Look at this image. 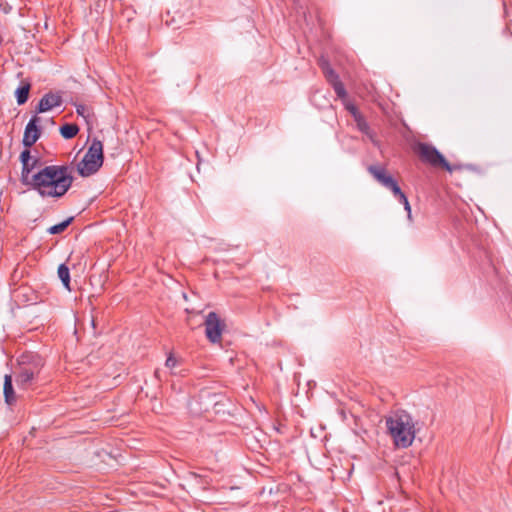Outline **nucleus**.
Masks as SVG:
<instances>
[{
    "instance_id": "nucleus-1",
    "label": "nucleus",
    "mask_w": 512,
    "mask_h": 512,
    "mask_svg": "<svg viewBox=\"0 0 512 512\" xmlns=\"http://www.w3.org/2000/svg\"><path fill=\"white\" fill-rule=\"evenodd\" d=\"M74 177L67 165H48L31 176V189L43 198H61L71 188Z\"/></svg>"
},
{
    "instance_id": "nucleus-2",
    "label": "nucleus",
    "mask_w": 512,
    "mask_h": 512,
    "mask_svg": "<svg viewBox=\"0 0 512 512\" xmlns=\"http://www.w3.org/2000/svg\"><path fill=\"white\" fill-rule=\"evenodd\" d=\"M385 425L393 443L398 448H408L412 445L417 429L416 421L404 410L392 412L385 418Z\"/></svg>"
},
{
    "instance_id": "nucleus-3",
    "label": "nucleus",
    "mask_w": 512,
    "mask_h": 512,
    "mask_svg": "<svg viewBox=\"0 0 512 512\" xmlns=\"http://www.w3.org/2000/svg\"><path fill=\"white\" fill-rule=\"evenodd\" d=\"M17 362L14 372L16 383L20 388L28 389L37 381L44 366V360L37 353L25 352L18 357Z\"/></svg>"
},
{
    "instance_id": "nucleus-4",
    "label": "nucleus",
    "mask_w": 512,
    "mask_h": 512,
    "mask_svg": "<svg viewBox=\"0 0 512 512\" xmlns=\"http://www.w3.org/2000/svg\"><path fill=\"white\" fill-rule=\"evenodd\" d=\"M103 145L98 139H93L88 151L77 165V171L82 177L95 174L103 165Z\"/></svg>"
},
{
    "instance_id": "nucleus-5",
    "label": "nucleus",
    "mask_w": 512,
    "mask_h": 512,
    "mask_svg": "<svg viewBox=\"0 0 512 512\" xmlns=\"http://www.w3.org/2000/svg\"><path fill=\"white\" fill-rule=\"evenodd\" d=\"M416 152L422 162L433 167H442L450 173L459 168V166L451 165L445 159V157L431 144L422 142L418 143Z\"/></svg>"
},
{
    "instance_id": "nucleus-6",
    "label": "nucleus",
    "mask_w": 512,
    "mask_h": 512,
    "mask_svg": "<svg viewBox=\"0 0 512 512\" xmlns=\"http://www.w3.org/2000/svg\"><path fill=\"white\" fill-rule=\"evenodd\" d=\"M367 170L380 185L390 190L394 196L396 194H400L401 188L397 181L392 175L388 174L387 170L383 166L370 165Z\"/></svg>"
},
{
    "instance_id": "nucleus-7",
    "label": "nucleus",
    "mask_w": 512,
    "mask_h": 512,
    "mask_svg": "<svg viewBox=\"0 0 512 512\" xmlns=\"http://www.w3.org/2000/svg\"><path fill=\"white\" fill-rule=\"evenodd\" d=\"M205 334L211 343H219L221 341L222 332L225 324L221 321L216 312H209L206 316Z\"/></svg>"
},
{
    "instance_id": "nucleus-8",
    "label": "nucleus",
    "mask_w": 512,
    "mask_h": 512,
    "mask_svg": "<svg viewBox=\"0 0 512 512\" xmlns=\"http://www.w3.org/2000/svg\"><path fill=\"white\" fill-rule=\"evenodd\" d=\"M40 121V117L35 115L27 123L22 140V143L26 148L33 146L40 138L41 128L38 126Z\"/></svg>"
},
{
    "instance_id": "nucleus-9",
    "label": "nucleus",
    "mask_w": 512,
    "mask_h": 512,
    "mask_svg": "<svg viewBox=\"0 0 512 512\" xmlns=\"http://www.w3.org/2000/svg\"><path fill=\"white\" fill-rule=\"evenodd\" d=\"M63 103L60 92H48L40 99L36 108V113H45L53 108L60 107Z\"/></svg>"
},
{
    "instance_id": "nucleus-10",
    "label": "nucleus",
    "mask_w": 512,
    "mask_h": 512,
    "mask_svg": "<svg viewBox=\"0 0 512 512\" xmlns=\"http://www.w3.org/2000/svg\"><path fill=\"white\" fill-rule=\"evenodd\" d=\"M4 398L8 405H13L16 402V395L12 384V376L5 375L4 377Z\"/></svg>"
},
{
    "instance_id": "nucleus-11",
    "label": "nucleus",
    "mask_w": 512,
    "mask_h": 512,
    "mask_svg": "<svg viewBox=\"0 0 512 512\" xmlns=\"http://www.w3.org/2000/svg\"><path fill=\"white\" fill-rule=\"evenodd\" d=\"M31 84L28 81H22L21 85L16 89L15 95L18 105H23L27 102Z\"/></svg>"
},
{
    "instance_id": "nucleus-12",
    "label": "nucleus",
    "mask_w": 512,
    "mask_h": 512,
    "mask_svg": "<svg viewBox=\"0 0 512 512\" xmlns=\"http://www.w3.org/2000/svg\"><path fill=\"white\" fill-rule=\"evenodd\" d=\"M38 163V159H33L32 163L29 161L27 163L22 164L21 171V182L29 186L31 188V172L34 169L35 165Z\"/></svg>"
},
{
    "instance_id": "nucleus-13",
    "label": "nucleus",
    "mask_w": 512,
    "mask_h": 512,
    "mask_svg": "<svg viewBox=\"0 0 512 512\" xmlns=\"http://www.w3.org/2000/svg\"><path fill=\"white\" fill-rule=\"evenodd\" d=\"M320 67H321L323 74L329 84L340 80L338 74L333 70V68L330 66L328 61L321 60Z\"/></svg>"
},
{
    "instance_id": "nucleus-14",
    "label": "nucleus",
    "mask_w": 512,
    "mask_h": 512,
    "mask_svg": "<svg viewBox=\"0 0 512 512\" xmlns=\"http://www.w3.org/2000/svg\"><path fill=\"white\" fill-rule=\"evenodd\" d=\"M58 277L61 280L63 286L68 290L71 291L70 288V271L66 264H60L58 267Z\"/></svg>"
},
{
    "instance_id": "nucleus-15",
    "label": "nucleus",
    "mask_w": 512,
    "mask_h": 512,
    "mask_svg": "<svg viewBox=\"0 0 512 512\" xmlns=\"http://www.w3.org/2000/svg\"><path fill=\"white\" fill-rule=\"evenodd\" d=\"M79 132V127L76 124L67 123L60 127V134L65 139L74 138Z\"/></svg>"
},
{
    "instance_id": "nucleus-16",
    "label": "nucleus",
    "mask_w": 512,
    "mask_h": 512,
    "mask_svg": "<svg viewBox=\"0 0 512 512\" xmlns=\"http://www.w3.org/2000/svg\"><path fill=\"white\" fill-rule=\"evenodd\" d=\"M73 220L74 217H69L66 220L62 221L61 223L53 225L50 228H48L47 232L53 235L60 234L67 229V227L73 222Z\"/></svg>"
},
{
    "instance_id": "nucleus-17",
    "label": "nucleus",
    "mask_w": 512,
    "mask_h": 512,
    "mask_svg": "<svg viewBox=\"0 0 512 512\" xmlns=\"http://www.w3.org/2000/svg\"><path fill=\"white\" fill-rule=\"evenodd\" d=\"M330 85L333 87L338 98H340L342 100H345L347 98V91L344 87V84L341 82V80L331 83Z\"/></svg>"
},
{
    "instance_id": "nucleus-18",
    "label": "nucleus",
    "mask_w": 512,
    "mask_h": 512,
    "mask_svg": "<svg viewBox=\"0 0 512 512\" xmlns=\"http://www.w3.org/2000/svg\"><path fill=\"white\" fill-rule=\"evenodd\" d=\"M357 125V128L364 134L369 135L370 133V127L369 124L366 122L364 117L361 115L354 119Z\"/></svg>"
},
{
    "instance_id": "nucleus-19",
    "label": "nucleus",
    "mask_w": 512,
    "mask_h": 512,
    "mask_svg": "<svg viewBox=\"0 0 512 512\" xmlns=\"http://www.w3.org/2000/svg\"><path fill=\"white\" fill-rule=\"evenodd\" d=\"M395 197L399 200L400 203H402L404 205V209L408 213V218H411V206L409 204V201H408L406 195L401 190L400 194H396Z\"/></svg>"
},
{
    "instance_id": "nucleus-20",
    "label": "nucleus",
    "mask_w": 512,
    "mask_h": 512,
    "mask_svg": "<svg viewBox=\"0 0 512 512\" xmlns=\"http://www.w3.org/2000/svg\"><path fill=\"white\" fill-rule=\"evenodd\" d=\"M395 197L399 200L400 203H402L404 205V209L408 213V218H411V206L409 204V201H408L406 195L401 190L400 194H396Z\"/></svg>"
},
{
    "instance_id": "nucleus-21",
    "label": "nucleus",
    "mask_w": 512,
    "mask_h": 512,
    "mask_svg": "<svg viewBox=\"0 0 512 512\" xmlns=\"http://www.w3.org/2000/svg\"><path fill=\"white\" fill-rule=\"evenodd\" d=\"M345 107L349 111V113L353 116L354 119L361 116L357 107L354 104L346 103Z\"/></svg>"
},
{
    "instance_id": "nucleus-22",
    "label": "nucleus",
    "mask_w": 512,
    "mask_h": 512,
    "mask_svg": "<svg viewBox=\"0 0 512 512\" xmlns=\"http://www.w3.org/2000/svg\"><path fill=\"white\" fill-rule=\"evenodd\" d=\"M20 160H21V163L24 164V163H27L29 161L32 160V157H31V153H30V150L29 149H25L21 152L20 154Z\"/></svg>"
},
{
    "instance_id": "nucleus-23",
    "label": "nucleus",
    "mask_w": 512,
    "mask_h": 512,
    "mask_svg": "<svg viewBox=\"0 0 512 512\" xmlns=\"http://www.w3.org/2000/svg\"><path fill=\"white\" fill-rule=\"evenodd\" d=\"M177 364V360L174 358V356L172 354H170L167 359H166V362H165V366L167 368H174Z\"/></svg>"
},
{
    "instance_id": "nucleus-24",
    "label": "nucleus",
    "mask_w": 512,
    "mask_h": 512,
    "mask_svg": "<svg viewBox=\"0 0 512 512\" xmlns=\"http://www.w3.org/2000/svg\"><path fill=\"white\" fill-rule=\"evenodd\" d=\"M87 108L85 105H78L77 108H76V111L78 113V115H81L83 117H85V112H86Z\"/></svg>"
},
{
    "instance_id": "nucleus-25",
    "label": "nucleus",
    "mask_w": 512,
    "mask_h": 512,
    "mask_svg": "<svg viewBox=\"0 0 512 512\" xmlns=\"http://www.w3.org/2000/svg\"><path fill=\"white\" fill-rule=\"evenodd\" d=\"M206 395L212 398L213 403H214L215 405H217V404H218V401H216V400H215V398L217 397V395H216V394H210L209 392H205V393L201 394V398H204Z\"/></svg>"
}]
</instances>
